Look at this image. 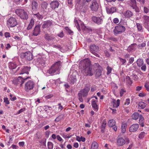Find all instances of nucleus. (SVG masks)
<instances>
[{"instance_id":"1","label":"nucleus","mask_w":149,"mask_h":149,"mask_svg":"<svg viewBox=\"0 0 149 149\" xmlns=\"http://www.w3.org/2000/svg\"><path fill=\"white\" fill-rule=\"evenodd\" d=\"M79 67L81 69L82 73L85 76H92L94 74V71L92 68L90 61L85 59L80 61Z\"/></svg>"},{"instance_id":"2","label":"nucleus","mask_w":149,"mask_h":149,"mask_svg":"<svg viewBox=\"0 0 149 149\" xmlns=\"http://www.w3.org/2000/svg\"><path fill=\"white\" fill-rule=\"evenodd\" d=\"M61 63L60 61L56 62L53 64L48 71L47 72L49 74L53 75L54 73L57 72L56 74H59L60 69L61 67Z\"/></svg>"},{"instance_id":"3","label":"nucleus","mask_w":149,"mask_h":149,"mask_svg":"<svg viewBox=\"0 0 149 149\" xmlns=\"http://www.w3.org/2000/svg\"><path fill=\"white\" fill-rule=\"evenodd\" d=\"M30 78L29 77H24L22 75V77H19L17 78H15L13 81V84L17 85H19L22 86L25 80Z\"/></svg>"},{"instance_id":"4","label":"nucleus","mask_w":149,"mask_h":149,"mask_svg":"<svg viewBox=\"0 0 149 149\" xmlns=\"http://www.w3.org/2000/svg\"><path fill=\"white\" fill-rule=\"evenodd\" d=\"M16 14L20 17L23 19L26 20L28 18V14L24 10L22 9H17L15 10Z\"/></svg>"},{"instance_id":"5","label":"nucleus","mask_w":149,"mask_h":149,"mask_svg":"<svg viewBox=\"0 0 149 149\" xmlns=\"http://www.w3.org/2000/svg\"><path fill=\"white\" fill-rule=\"evenodd\" d=\"M35 85V84L33 81H29L25 84L24 88L25 91L27 92H28L30 91L33 89Z\"/></svg>"},{"instance_id":"6","label":"nucleus","mask_w":149,"mask_h":149,"mask_svg":"<svg viewBox=\"0 0 149 149\" xmlns=\"http://www.w3.org/2000/svg\"><path fill=\"white\" fill-rule=\"evenodd\" d=\"M20 56L22 58H25L28 61H30L33 59V54L29 51L22 53L20 54Z\"/></svg>"},{"instance_id":"7","label":"nucleus","mask_w":149,"mask_h":149,"mask_svg":"<svg viewBox=\"0 0 149 149\" xmlns=\"http://www.w3.org/2000/svg\"><path fill=\"white\" fill-rule=\"evenodd\" d=\"M125 30V27L123 26L119 25L116 26L113 30L114 34L116 35L117 34H120L123 32Z\"/></svg>"},{"instance_id":"8","label":"nucleus","mask_w":149,"mask_h":149,"mask_svg":"<svg viewBox=\"0 0 149 149\" xmlns=\"http://www.w3.org/2000/svg\"><path fill=\"white\" fill-rule=\"evenodd\" d=\"M17 23L16 19L13 17H10L7 21V25L10 27L15 26L17 24Z\"/></svg>"},{"instance_id":"9","label":"nucleus","mask_w":149,"mask_h":149,"mask_svg":"<svg viewBox=\"0 0 149 149\" xmlns=\"http://www.w3.org/2000/svg\"><path fill=\"white\" fill-rule=\"evenodd\" d=\"M90 8L92 11H97V10L99 8V5L96 0L92 1Z\"/></svg>"},{"instance_id":"10","label":"nucleus","mask_w":149,"mask_h":149,"mask_svg":"<svg viewBox=\"0 0 149 149\" xmlns=\"http://www.w3.org/2000/svg\"><path fill=\"white\" fill-rule=\"evenodd\" d=\"M99 50V48L98 46L93 44L90 46V51L92 53L97 56H99L98 54H97L96 52H97Z\"/></svg>"},{"instance_id":"11","label":"nucleus","mask_w":149,"mask_h":149,"mask_svg":"<svg viewBox=\"0 0 149 149\" xmlns=\"http://www.w3.org/2000/svg\"><path fill=\"white\" fill-rule=\"evenodd\" d=\"M142 18L145 27L149 31V16L144 15Z\"/></svg>"},{"instance_id":"12","label":"nucleus","mask_w":149,"mask_h":149,"mask_svg":"<svg viewBox=\"0 0 149 149\" xmlns=\"http://www.w3.org/2000/svg\"><path fill=\"white\" fill-rule=\"evenodd\" d=\"M40 32V25H36L34 27L32 31V35L35 36H37Z\"/></svg>"},{"instance_id":"13","label":"nucleus","mask_w":149,"mask_h":149,"mask_svg":"<svg viewBox=\"0 0 149 149\" xmlns=\"http://www.w3.org/2000/svg\"><path fill=\"white\" fill-rule=\"evenodd\" d=\"M52 25V21L48 20L44 21L43 22V24L42 26V29H48Z\"/></svg>"},{"instance_id":"14","label":"nucleus","mask_w":149,"mask_h":149,"mask_svg":"<svg viewBox=\"0 0 149 149\" xmlns=\"http://www.w3.org/2000/svg\"><path fill=\"white\" fill-rule=\"evenodd\" d=\"M92 19L94 22L98 24H101L103 22L102 19L101 17L93 16Z\"/></svg>"},{"instance_id":"15","label":"nucleus","mask_w":149,"mask_h":149,"mask_svg":"<svg viewBox=\"0 0 149 149\" xmlns=\"http://www.w3.org/2000/svg\"><path fill=\"white\" fill-rule=\"evenodd\" d=\"M125 143V140L123 138L118 136L117 139V144L118 146H122Z\"/></svg>"},{"instance_id":"16","label":"nucleus","mask_w":149,"mask_h":149,"mask_svg":"<svg viewBox=\"0 0 149 149\" xmlns=\"http://www.w3.org/2000/svg\"><path fill=\"white\" fill-rule=\"evenodd\" d=\"M139 125L138 124L132 125L130 127L129 131L130 132H136L138 129Z\"/></svg>"},{"instance_id":"17","label":"nucleus","mask_w":149,"mask_h":149,"mask_svg":"<svg viewBox=\"0 0 149 149\" xmlns=\"http://www.w3.org/2000/svg\"><path fill=\"white\" fill-rule=\"evenodd\" d=\"M30 67L24 66L22 69L21 72L19 74L22 75L25 74H29V71L30 70Z\"/></svg>"},{"instance_id":"18","label":"nucleus","mask_w":149,"mask_h":149,"mask_svg":"<svg viewBox=\"0 0 149 149\" xmlns=\"http://www.w3.org/2000/svg\"><path fill=\"white\" fill-rule=\"evenodd\" d=\"M48 6L47 3L45 2H43L41 4L42 9L41 11L43 12V13L46 12L47 10V7Z\"/></svg>"},{"instance_id":"19","label":"nucleus","mask_w":149,"mask_h":149,"mask_svg":"<svg viewBox=\"0 0 149 149\" xmlns=\"http://www.w3.org/2000/svg\"><path fill=\"white\" fill-rule=\"evenodd\" d=\"M59 4V3L57 1H52L50 3V7L53 9L58 8Z\"/></svg>"},{"instance_id":"20","label":"nucleus","mask_w":149,"mask_h":149,"mask_svg":"<svg viewBox=\"0 0 149 149\" xmlns=\"http://www.w3.org/2000/svg\"><path fill=\"white\" fill-rule=\"evenodd\" d=\"M89 91V89L87 88H85L83 90L80 91L78 93L81 94V95L83 97H85L87 95Z\"/></svg>"},{"instance_id":"21","label":"nucleus","mask_w":149,"mask_h":149,"mask_svg":"<svg viewBox=\"0 0 149 149\" xmlns=\"http://www.w3.org/2000/svg\"><path fill=\"white\" fill-rule=\"evenodd\" d=\"M32 8L33 11H37L38 8V4L36 1L34 0L32 1Z\"/></svg>"},{"instance_id":"22","label":"nucleus","mask_w":149,"mask_h":149,"mask_svg":"<svg viewBox=\"0 0 149 149\" xmlns=\"http://www.w3.org/2000/svg\"><path fill=\"white\" fill-rule=\"evenodd\" d=\"M136 45L134 43L129 46L127 49V51L128 52H130L135 50L136 49Z\"/></svg>"},{"instance_id":"23","label":"nucleus","mask_w":149,"mask_h":149,"mask_svg":"<svg viewBox=\"0 0 149 149\" xmlns=\"http://www.w3.org/2000/svg\"><path fill=\"white\" fill-rule=\"evenodd\" d=\"M133 13L129 10H127L125 12L123 15L126 18H130L133 16Z\"/></svg>"},{"instance_id":"24","label":"nucleus","mask_w":149,"mask_h":149,"mask_svg":"<svg viewBox=\"0 0 149 149\" xmlns=\"http://www.w3.org/2000/svg\"><path fill=\"white\" fill-rule=\"evenodd\" d=\"M107 12L108 14L113 13L116 10V8L115 7H111V8H106Z\"/></svg>"},{"instance_id":"25","label":"nucleus","mask_w":149,"mask_h":149,"mask_svg":"<svg viewBox=\"0 0 149 149\" xmlns=\"http://www.w3.org/2000/svg\"><path fill=\"white\" fill-rule=\"evenodd\" d=\"M44 37L45 39L48 41L52 40L54 38L52 35H49L47 33H45Z\"/></svg>"},{"instance_id":"26","label":"nucleus","mask_w":149,"mask_h":149,"mask_svg":"<svg viewBox=\"0 0 149 149\" xmlns=\"http://www.w3.org/2000/svg\"><path fill=\"white\" fill-rule=\"evenodd\" d=\"M120 100L118 99L116 102L115 100H113L111 102V105L113 106L114 107L117 108L119 105Z\"/></svg>"},{"instance_id":"27","label":"nucleus","mask_w":149,"mask_h":149,"mask_svg":"<svg viewBox=\"0 0 149 149\" xmlns=\"http://www.w3.org/2000/svg\"><path fill=\"white\" fill-rule=\"evenodd\" d=\"M94 110L96 111L98 110V107L95 100L93 101L91 104Z\"/></svg>"},{"instance_id":"28","label":"nucleus","mask_w":149,"mask_h":149,"mask_svg":"<svg viewBox=\"0 0 149 149\" xmlns=\"http://www.w3.org/2000/svg\"><path fill=\"white\" fill-rule=\"evenodd\" d=\"M34 21L33 19H32L29 24V25L28 27L27 28V30H29L31 29L32 27L34 25Z\"/></svg>"},{"instance_id":"29","label":"nucleus","mask_w":149,"mask_h":149,"mask_svg":"<svg viewBox=\"0 0 149 149\" xmlns=\"http://www.w3.org/2000/svg\"><path fill=\"white\" fill-rule=\"evenodd\" d=\"M125 79L127 85H130L132 84V81L131 80L129 76H126Z\"/></svg>"},{"instance_id":"30","label":"nucleus","mask_w":149,"mask_h":149,"mask_svg":"<svg viewBox=\"0 0 149 149\" xmlns=\"http://www.w3.org/2000/svg\"><path fill=\"white\" fill-rule=\"evenodd\" d=\"M98 147V144L95 141L93 142L91 144V148L92 149H97Z\"/></svg>"},{"instance_id":"31","label":"nucleus","mask_w":149,"mask_h":149,"mask_svg":"<svg viewBox=\"0 0 149 149\" xmlns=\"http://www.w3.org/2000/svg\"><path fill=\"white\" fill-rule=\"evenodd\" d=\"M139 113L137 112L134 113L133 114L132 116V118L134 120H137L139 117Z\"/></svg>"},{"instance_id":"32","label":"nucleus","mask_w":149,"mask_h":149,"mask_svg":"<svg viewBox=\"0 0 149 149\" xmlns=\"http://www.w3.org/2000/svg\"><path fill=\"white\" fill-rule=\"evenodd\" d=\"M115 124L116 122L113 119L110 120L108 122V124L109 127H110L113 126L115 125Z\"/></svg>"},{"instance_id":"33","label":"nucleus","mask_w":149,"mask_h":149,"mask_svg":"<svg viewBox=\"0 0 149 149\" xmlns=\"http://www.w3.org/2000/svg\"><path fill=\"white\" fill-rule=\"evenodd\" d=\"M138 105L139 107H140L141 109H144L146 107V104L143 102H139Z\"/></svg>"},{"instance_id":"34","label":"nucleus","mask_w":149,"mask_h":149,"mask_svg":"<svg viewBox=\"0 0 149 149\" xmlns=\"http://www.w3.org/2000/svg\"><path fill=\"white\" fill-rule=\"evenodd\" d=\"M136 62L137 65L139 67L141 66L143 64V60L141 59H138L137 60Z\"/></svg>"},{"instance_id":"35","label":"nucleus","mask_w":149,"mask_h":149,"mask_svg":"<svg viewBox=\"0 0 149 149\" xmlns=\"http://www.w3.org/2000/svg\"><path fill=\"white\" fill-rule=\"evenodd\" d=\"M68 80L72 84H74L77 81L76 78L75 77H70Z\"/></svg>"},{"instance_id":"36","label":"nucleus","mask_w":149,"mask_h":149,"mask_svg":"<svg viewBox=\"0 0 149 149\" xmlns=\"http://www.w3.org/2000/svg\"><path fill=\"white\" fill-rule=\"evenodd\" d=\"M37 61L41 65H44L45 63V61L42 58H38L37 59Z\"/></svg>"},{"instance_id":"37","label":"nucleus","mask_w":149,"mask_h":149,"mask_svg":"<svg viewBox=\"0 0 149 149\" xmlns=\"http://www.w3.org/2000/svg\"><path fill=\"white\" fill-rule=\"evenodd\" d=\"M96 77H99L102 74V72L100 69H97L96 70Z\"/></svg>"},{"instance_id":"38","label":"nucleus","mask_w":149,"mask_h":149,"mask_svg":"<svg viewBox=\"0 0 149 149\" xmlns=\"http://www.w3.org/2000/svg\"><path fill=\"white\" fill-rule=\"evenodd\" d=\"M77 140L78 141L80 142L81 141L83 142H84L85 141V138L84 137L81 136L80 137L79 136H77Z\"/></svg>"},{"instance_id":"39","label":"nucleus","mask_w":149,"mask_h":149,"mask_svg":"<svg viewBox=\"0 0 149 149\" xmlns=\"http://www.w3.org/2000/svg\"><path fill=\"white\" fill-rule=\"evenodd\" d=\"M126 124H122L121 126L122 132L123 133H124L126 131Z\"/></svg>"},{"instance_id":"40","label":"nucleus","mask_w":149,"mask_h":149,"mask_svg":"<svg viewBox=\"0 0 149 149\" xmlns=\"http://www.w3.org/2000/svg\"><path fill=\"white\" fill-rule=\"evenodd\" d=\"M53 144L52 142H48L47 143L48 149H53Z\"/></svg>"},{"instance_id":"41","label":"nucleus","mask_w":149,"mask_h":149,"mask_svg":"<svg viewBox=\"0 0 149 149\" xmlns=\"http://www.w3.org/2000/svg\"><path fill=\"white\" fill-rule=\"evenodd\" d=\"M131 9H134L136 12H139L138 8L135 5L131 6Z\"/></svg>"},{"instance_id":"42","label":"nucleus","mask_w":149,"mask_h":149,"mask_svg":"<svg viewBox=\"0 0 149 149\" xmlns=\"http://www.w3.org/2000/svg\"><path fill=\"white\" fill-rule=\"evenodd\" d=\"M34 15L36 16V17L39 19H42L43 18V17L39 13H38L37 14H34Z\"/></svg>"},{"instance_id":"43","label":"nucleus","mask_w":149,"mask_h":149,"mask_svg":"<svg viewBox=\"0 0 149 149\" xmlns=\"http://www.w3.org/2000/svg\"><path fill=\"white\" fill-rule=\"evenodd\" d=\"M52 46L53 47L58 48L61 51L62 49V47H61V46L59 45H52Z\"/></svg>"},{"instance_id":"44","label":"nucleus","mask_w":149,"mask_h":149,"mask_svg":"<svg viewBox=\"0 0 149 149\" xmlns=\"http://www.w3.org/2000/svg\"><path fill=\"white\" fill-rule=\"evenodd\" d=\"M118 58L120 60V62L121 63L122 65H124L126 61L125 59L122 58L120 57H119Z\"/></svg>"},{"instance_id":"45","label":"nucleus","mask_w":149,"mask_h":149,"mask_svg":"<svg viewBox=\"0 0 149 149\" xmlns=\"http://www.w3.org/2000/svg\"><path fill=\"white\" fill-rule=\"evenodd\" d=\"M145 134V133L144 132H142L140 133L139 136V137L140 139H142L143 138L144 135Z\"/></svg>"},{"instance_id":"46","label":"nucleus","mask_w":149,"mask_h":149,"mask_svg":"<svg viewBox=\"0 0 149 149\" xmlns=\"http://www.w3.org/2000/svg\"><path fill=\"white\" fill-rule=\"evenodd\" d=\"M143 12L146 14L148 13L149 12V9L146 7L144 6L143 7Z\"/></svg>"},{"instance_id":"47","label":"nucleus","mask_w":149,"mask_h":149,"mask_svg":"<svg viewBox=\"0 0 149 149\" xmlns=\"http://www.w3.org/2000/svg\"><path fill=\"white\" fill-rule=\"evenodd\" d=\"M145 45L146 44L144 43H143L141 45H138V48L141 49L142 47H145Z\"/></svg>"},{"instance_id":"48","label":"nucleus","mask_w":149,"mask_h":149,"mask_svg":"<svg viewBox=\"0 0 149 149\" xmlns=\"http://www.w3.org/2000/svg\"><path fill=\"white\" fill-rule=\"evenodd\" d=\"M107 74H109L111 72L112 69L109 66H108L107 68Z\"/></svg>"},{"instance_id":"49","label":"nucleus","mask_w":149,"mask_h":149,"mask_svg":"<svg viewBox=\"0 0 149 149\" xmlns=\"http://www.w3.org/2000/svg\"><path fill=\"white\" fill-rule=\"evenodd\" d=\"M136 25L138 30L139 31L141 30L142 28V26L139 23H137Z\"/></svg>"},{"instance_id":"50","label":"nucleus","mask_w":149,"mask_h":149,"mask_svg":"<svg viewBox=\"0 0 149 149\" xmlns=\"http://www.w3.org/2000/svg\"><path fill=\"white\" fill-rule=\"evenodd\" d=\"M139 118V122L142 123V122H143L144 118L141 115H140Z\"/></svg>"},{"instance_id":"51","label":"nucleus","mask_w":149,"mask_h":149,"mask_svg":"<svg viewBox=\"0 0 149 149\" xmlns=\"http://www.w3.org/2000/svg\"><path fill=\"white\" fill-rule=\"evenodd\" d=\"M144 86L146 88V90L148 91H149V83H146L145 84Z\"/></svg>"},{"instance_id":"52","label":"nucleus","mask_w":149,"mask_h":149,"mask_svg":"<svg viewBox=\"0 0 149 149\" xmlns=\"http://www.w3.org/2000/svg\"><path fill=\"white\" fill-rule=\"evenodd\" d=\"M78 97H79V99L80 101L81 102H83V99L82 98V96L81 95V94L80 93H78Z\"/></svg>"},{"instance_id":"53","label":"nucleus","mask_w":149,"mask_h":149,"mask_svg":"<svg viewBox=\"0 0 149 149\" xmlns=\"http://www.w3.org/2000/svg\"><path fill=\"white\" fill-rule=\"evenodd\" d=\"M4 102L7 104H10L8 100V98L7 97L4 98Z\"/></svg>"},{"instance_id":"54","label":"nucleus","mask_w":149,"mask_h":149,"mask_svg":"<svg viewBox=\"0 0 149 149\" xmlns=\"http://www.w3.org/2000/svg\"><path fill=\"white\" fill-rule=\"evenodd\" d=\"M141 66V70L143 71H145L146 69V66L145 64H143Z\"/></svg>"},{"instance_id":"55","label":"nucleus","mask_w":149,"mask_h":149,"mask_svg":"<svg viewBox=\"0 0 149 149\" xmlns=\"http://www.w3.org/2000/svg\"><path fill=\"white\" fill-rule=\"evenodd\" d=\"M75 23L77 27V29H78V30L79 31H80V27L79 25V24L78 23V22L77 21H76L75 22Z\"/></svg>"},{"instance_id":"56","label":"nucleus","mask_w":149,"mask_h":149,"mask_svg":"<svg viewBox=\"0 0 149 149\" xmlns=\"http://www.w3.org/2000/svg\"><path fill=\"white\" fill-rule=\"evenodd\" d=\"M53 96V95L52 94H50L49 95L47 96H46L45 97V98L47 99H48L52 97Z\"/></svg>"},{"instance_id":"57","label":"nucleus","mask_w":149,"mask_h":149,"mask_svg":"<svg viewBox=\"0 0 149 149\" xmlns=\"http://www.w3.org/2000/svg\"><path fill=\"white\" fill-rule=\"evenodd\" d=\"M46 139H43L40 142V143H41L43 145L46 146Z\"/></svg>"},{"instance_id":"58","label":"nucleus","mask_w":149,"mask_h":149,"mask_svg":"<svg viewBox=\"0 0 149 149\" xmlns=\"http://www.w3.org/2000/svg\"><path fill=\"white\" fill-rule=\"evenodd\" d=\"M119 22V20L118 18H115L113 19V22L115 24H117Z\"/></svg>"},{"instance_id":"59","label":"nucleus","mask_w":149,"mask_h":149,"mask_svg":"<svg viewBox=\"0 0 149 149\" xmlns=\"http://www.w3.org/2000/svg\"><path fill=\"white\" fill-rule=\"evenodd\" d=\"M130 99H127L126 100V102L125 103V104L128 105L130 103Z\"/></svg>"},{"instance_id":"60","label":"nucleus","mask_w":149,"mask_h":149,"mask_svg":"<svg viewBox=\"0 0 149 149\" xmlns=\"http://www.w3.org/2000/svg\"><path fill=\"white\" fill-rule=\"evenodd\" d=\"M106 124L105 121L104 120L103 121L102 124V126L101 127L105 128Z\"/></svg>"},{"instance_id":"61","label":"nucleus","mask_w":149,"mask_h":149,"mask_svg":"<svg viewBox=\"0 0 149 149\" xmlns=\"http://www.w3.org/2000/svg\"><path fill=\"white\" fill-rule=\"evenodd\" d=\"M81 26L82 29L84 30H86V29L87 26H85L84 24H81Z\"/></svg>"},{"instance_id":"62","label":"nucleus","mask_w":149,"mask_h":149,"mask_svg":"<svg viewBox=\"0 0 149 149\" xmlns=\"http://www.w3.org/2000/svg\"><path fill=\"white\" fill-rule=\"evenodd\" d=\"M134 61V58L131 57L129 59V63H130L132 64L133 63Z\"/></svg>"},{"instance_id":"63","label":"nucleus","mask_w":149,"mask_h":149,"mask_svg":"<svg viewBox=\"0 0 149 149\" xmlns=\"http://www.w3.org/2000/svg\"><path fill=\"white\" fill-rule=\"evenodd\" d=\"M86 30H87L88 32L89 33H91L92 31V30L89 27L87 26V28H86Z\"/></svg>"},{"instance_id":"64","label":"nucleus","mask_w":149,"mask_h":149,"mask_svg":"<svg viewBox=\"0 0 149 149\" xmlns=\"http://www.w3.org/2000/svg\"><path fill=\"white\" fill-rule=\"evenodd\" d=\"M4 35L6 38H8L10 37V33L8 32H6L5 33Z\"/></svg>"}]
</instances>
